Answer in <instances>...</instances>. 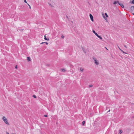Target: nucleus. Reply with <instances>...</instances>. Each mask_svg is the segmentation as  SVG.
<instances>
[{"label": "nucleus", "mask_w": 134, "mask_h": 134, "mask_svg": "<svg viewBox=\"0 0 134 134\" xmlns=\"http://www.w3.org/2000/svg\"><path fill=\"white\" fill-rule=\"evenodd\" d=\"M130 3L132 4H134V0H132V2H131V1H130Z\"/></svg>", "instance_id": "obj_14"}, {"label": "nucleus", "mask_w": 134, "mask_h": 134, "mask_svg": "<svg viewBox=\"0 0 134 134\" xmlns=\"http://www.w3.org/2000/svg\"><path fill=\"white\" fill-rule=\"evenodd\" d=\"M64 36L62 35L61 37V38H62V39H63L64 38Z\"/></svg>", "instance_id": "obj_17"}, {"label": "nucleus", "mask_w": 134, "mask_h": 134, "mask_svg": "<svg viewBox=\"0 0 134 134\" xmlns=\"http://www.w3.org/2000/svg\"><path fill=\"white\" fill-rule=\"evenodd\" d=\"M105 48L107 49V50H108V49L106 47H105Z\"/></svg>", "instance_id": "obj_32"}, {"label": "nucleus", "mask_w": 134, "mask_h": 134, "mask_svg": "<svg viewBox=\"0 0 134 134\" xmlns=\"http://www.w3.org/2000/svg\"><path fill=\"white\" fill-rule=\"evenodd\" d=\"M118 3L119 4V2L118 1H115L114 3V4L115 5V4Z\"/></svg>", "instance_id": "obj_8"}, {"label": "nucleus", "mask_w": 134, "mask_h": 134, "mask_svg": "<svg viewBox=\"0 0 134 134\" xmlns=\"http://www.w3.org/2000/svg\"><path fill=\"white\" fill-rule=\"evenodd\" d=\"M90 16L91 20L93 22V16L90 14Z\"/></svg>", "instance_id": "obj_3"}, {"label": "nucleus", "mask_w": 134, "mask_h": 134, "mask_svg": "<svg viewBox=\"0 0 134 134\" xmlns=\"http://www.w3.org/2000/svg\"><path fill=\"white\" fill-rule=\"evenodd\" d=\"M97 36L99 38L100 40H102V37L101 36H100L99 35H97Z\"/></svg>", "instance_id": "obj_11"}, {"label": "nucleus", "mask_w": 134, "mask_h": 134, "mask_svg": "<svg viewBox=\"0 0 134 134\" xmlns=\"http://www.w3.org/2000/svg\"><path fill=\"white\" fill-rule=\"evenodd\" d=\"M27 60L28 62L30 61H31L30 58L29 57H27Z\"/></svg>", "instance_id": "obj_7"}, {"label": "nucleus", "mask_w": 134, "mask_h": 134, "mask_svg": "<svg viewBox=\"0 0 134 134\" xmlns=\"http://www.w3.org/2000/svg\"><path fill=\"white\" fill-rule=\"evenodd\" d=\"M44 43H46L47 45L48 44V43L47 42H44Z\"/></svg>", "instance_id": "obj_24"}, {"label": "nucleus", "mask_w": 134, "mask_h": 134, "mask_svg": "<svg viewBox=\"0 0 134 134\" xmlns=\"http://www.w3.org/2000/svg\"><path fill=\"white\" fill-rule=\"evenodd\" d=\"M2 120L6 124L8 125H9V124L8 121V120L7 119V118L5 117L4 116H3L2 117Z\"/></svg>", "instance_id": "obj_1"}, {"label": "nucleus", "mask_w": 134, "mask_h": 134, "mask_svg": "<svg viewBox=\"0 0 134 134\" xmlns=\"http://www.w3.org/2000/svg\"><path fill=\"white\" fill-rule=\"evenodd\" d=\"M68 17L67 16H66V18H68Z\"/></svg>", "instance_id": "obj_35"}, {"label": "nucleus", "mask_w": 134, "mask_h": 134, "mask_svg": "<svg viewBox=\"0 0 134 134\" xmlns=\"http://www.w3.org/2000/svg\"><path fill=\"white\" fill-rule=\"evenodd\" d=\"M7 134H9L8 132H6Z\"/></svg>", "instance_id": "obj_31"}, {"label": "nucleus", "mask_w": 134, "mask_h": 134, "mask_svg": "<svg viewBox=\"0 0 134 134\" xmlns=\"http://www.w3.org/2000/svg\"><path fill=\"white\" fill-rule=\"evenodd\" d=\"M43 43H44V42H42V43H41V44H43Z\"/></svg>", "instance_id": "obj_28"}, {"label": "nucleus", "mask_w": 134, "mask_h": 134, "mask_svg": "<svg viewBox=\"0 0 134 134\" xmlns=\"http://www.w3.org/2000/svg\"><path fill=\"white\" fill-rule=\"evenodd\" d=\"M93 85H89V87L90 88V87H92L93 86Z\"/></svg>", "instance_id": "obj_18"}, {"label": "nucleus", "mask_w": 134, "mask_h": 134, "mask_svg": "<svg viewBox=\"0 0 134 134\" xmlns=\"http://www.w3.org/2000/svg\"><path fill=\"white\" fill-rule=\"evenodd\" d=\"M33 97L35 98H36V96L35 95H33Z\"/></svg>", "instance_id": "obj_19"}, {"label": "nucleus", "mask_w": 134, "mask_h": 134, "mask_svg": "<svg viewBox=\"0 0 134 134\" xmlns=\"http://www.w3.org/2000/svg\"><path fill=\"white\" fill-rule=\"evenodd\" d=\"M82 49L83 51V52L85 53L86 52V50L83 47L82 48Z\"/></svg>", "instance_id": "obj_12"}, {"label": "nucleus", "mask_w": 134, "mask_h": 134, "mask_svg": "<svg viewBox=\"0 0 134 134\" xmlns=\"http://www.w3.org/2000/svg\"><path fill=\"white\" fill-rule=\"evenodd\" d=\"M119 131V133L120 134H121V133L122 132V130H120Z\"/></svg>", "instance_id": "obj_16"}, {"label": "nucleus", "mask_w": 134, "mask_h": 134, "mask_svg": "<svg viewBox=\"0 0 134 134\" xmlns=\"http://www.w3.org/2000/svg\"><path fill=\"white\" fill-rule=\"evenodd\" d=\"M92 32H93L97 36V35H98V34L96 33L95 31H94V30H93L92 31Z\"/></svg>", "instance_id": "obj_9"}, {"label": "nucleus", "mask_w": 134, "mask_h": 134, "mask_svg": "<svg viewBox=\"0 0 134 134\" xmlns=\"http://www.w3.org/2000/svg\"><path fill=\"white\" fill-rule=\"evenodd\" d=\"M124 46L126 48H127V47L125 45H124Z\"/></svg>", "instance_id": "obj_29"}, {"label": "nucleus", "mask_w": 134, "mask_h": 134, "mask_svg": "<svg viewBox=\"0 0 134 134\" xmlns=\"http://www.w3.org/2000/svg\"><path fill=\"white\" fill-rule=\"evenodd\" d=\"M61 71L62 72H65V69H61Z\"/></svg>", "instance_id": "obj_13"}, {"label": "nucleus", "mask_w": 134, "mask_h": 134, "mask_svg": "<svg viewBox=\"0 0 134 134\" xmlns=\"http://www.w3.org/2000/svg\"><path fill=\"white\" fill-rule=\"evenodd\" d=\"M110 110H109L108 111V112H109V111H110Z\"/></svg>", "instance_id": "obj_33"}, {"label": "nucleus", "mask_w": 134, "mask_h": 134, "mask_svg": "<svg viewBox=\"0 0 134 134\" xmlns=\"http://www.w3.org/2000/svg\"><path fill=\"white\" fill-rule=\"evenodd\" d=\"M48 116L47 115H44V116L45 117H47Z\"/></svg>", "instance_id": "obj_25"}, {"label": "nucleus", "mask_w": 134, "mask_h": 134, "mask_svg": "<svg viewBox=\"0 0 134 134\" xmlns=\"http://www.w3.org/2000/svg\"><path fill=\"white\" fill-rule=\"evenodd\" d=\"M27 4H28V5H29V8L30 9H31V7L30 6L28 3H27Z\"/></svg>", "instance_id": "obj_23"}, {"label": "nucleus", "mask_w": 134, "mask_h": 134, "mask_svg": "<svg viewBox=\"0 0 134 134\" xmlns=\"http://www.w3.org/2000/svg\"><path fill=\"white\" fill-rule=\"evenodd\" d=\"M15 68L16 69H17V65H16V66H15Z\"/></svg>", "instance_id": "obj_27"}, {"label": "nucleus", "mask_w": 134, "mask_h": 134, "mask_svg": "<svg viewBox=\"0 0 134 134\" xmlns=\"http://www.w3.org/2000/svg\"><path fill=\"white\" fill-rule=\"evenodd\" d=\"M92 58L94 61V63L96 65H98L99 64V62L98 60H96V58L94 57H93Z\"/></svg>", "instance_id": "obj_2"}, {"label": "nucleus", "mask_w": 134, "mask_h": 134, "mask_svg": "<svg viewBox=\"0 0 134 134\" xmlns=\"http://www.w3.org/2000/svg\"><path fill=\"white\" fill-rule=\"evenodd\" d=\"M85 121H83L82 122V124L83 125H84L85 124Z\"/></svg>", "instance_id": "obj_22"}, {"label": "nucleus", "mask_w": 134, "mask_h": 134, "mask_svg": "<svg viewBox=\"0 0 134 134\" xmlns=\"http://www.w3.org/2000/svg\"><path fill=\"white\" fill-rule=\"evenodd\" d=\"M80 71L81 72H82L83 71V69L82 68H80Z\"/></svg>", "instance_id": "obj_10"}, {"label": "nucleus", "mask_w": 134, "mask_h": 134, "mask_svg": "<svg viewBox=\"0 0 134 134\" xmlns=\"http://www.w3.org/2000/svg\"><path fill=\"white\" fill-rule=\"evenodd\" d=\"M24 2H25V3H27V2H26V0H24Z\"/></svg>", "instance_id": "obj_26"}, {"label": "nucleus", "mask_w": 134, "mask_h": 134, "mask_svg": "<svg viewBox=\"0 0 134 134\" xmlns=\"http://www.w3.org/2000/svg\"><path fill=\"white\" fill-rule=\"evenodd\" d=\"M118 47L119 48V49L120 50V49H121L119 47V46H118Z\"/></svg>", "instance_id": "obj_30"}, {"label": "nucleus", "mask_w": 134, "mask_h": 134, "mask_svg": "<svg viewBox=\"0 0 134 134\" xmlns=\"http://www.w3.org/2000/svg\"><path fill=\"white\" fill-rule=\"evenodd\" d=\"M44 39L45 40H47V41H48L49 40V39L48 38H46V35H45L44 36Z\"/></svg>", "instance_id": "obj_6"}, {"label": "nucleus", "mask_w": 134, "mask_h": 134, "mask_svg": "<svg viewBox=\"0 0 134 134\" xmlns=\"http://www.w3.org/2000/svg\"><path fill=\"white\" fill-rule=\"evenodd\" d=\"M105 15L107 17H108V15L107 13H105Z\"/></svg>", "instance_id": "obj_21"}, {"label": "nucleus", "mask_w": 134, "mask_h": 134, "mask_svg": "<svg viewBox=\"0 0 134 134\" xmlns=\"http://www.w3.org/2000/svg\"><path fill=\"white\" fill-rule=\"evenodd\" d=\"M120 51H121L124 53H125V54H127L124 51H123L122 49H120Z\"/></svg>", "instance_id": "obj_15"}, {"label": "nucleus", "mask_w": 134, "mask_h": 134, "mask_svg": "<svg viewBox=\"0 0 134 134\" xmlns=\"http://www.w3.org/2000/svg\"><path fill=\"white\" fill-rule=\"evenodd\" d=\"M132 14L134 15V13H132Z\"/></svg>", "instance_id": "obj_34"}, {"label": "nucleus", "mask_w": 134, "mask_h": 134, "mask_svg": "<svg viewBox=\"0 0 134 134\" xmlns=\"http://www.w3.org/2000/svg\"><path fill=\"white\" fill-rule=\"evenodd\" d=\"M104 16V17H105V16Z\"/></svg>", "instance_id": "obj_36"}, {"label": "nucleus", "mask_w": 134, "mask_h": 134, "mask_svg": "<svg viewBox=\"0 0 134 134\" xmlns=\"http://www.w3.org/2000/svg\"><path fill=\"white\" fill-rule=\"evenodd\" d=\"M119 4L120 5V6L122 8H124V5L122 3H119Z\"/></svg>", "instance_id": "obj_5"}, {"label": "nucleus", "mask_w": 134, "mask_h": 134, "mask_svg": "<svg viewBox=\"0 0 134 134\" xmlns=\"http://www.w3.org/2000/svg\"><path fill=\"white\" fill-rule=\"evenodd\" d=\"M49 5L51 7H54L53 5H52L51 4H49Z\"/></svg>", "instance_id": "obj_20"}, {"label": "nucleus", "mask_w": 134, "mask_h": 134, "mask_svg": "<svg viewBox=\"0 0 134 134\" xmlns=\"http://www.w3.org/2000/svg\"><path fill=\"white\" fill-rule=\"evenodd\" d=\"M134 7L133 6H132L131 7V8H130V10H131V13L133 12V9H134Z\"/></svg>", "instance_id": "obj_4"}]
</instances>
